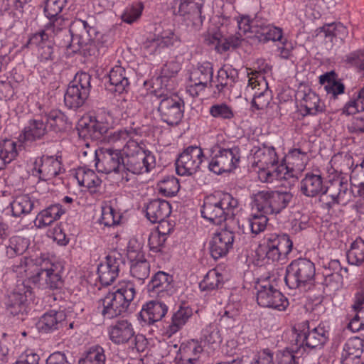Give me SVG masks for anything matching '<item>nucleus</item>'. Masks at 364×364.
I'll return each instance as SVG.
<instances>
[{
	"mask_svg": "<svg viewBox=\"0 0 364 364\" xmlns=\"http://www.w3.org/2000/svg\"><path fill=\"white\" fill-rule=\"evenodd\" d=\"M17 278H24L38 288L60 289L62 276L57 265L50 263L45 257H23L11 267Z\"/></svg>",
	"mask_w": 364,
	"mask_h": 364,
	"instance_id": "f257e3e1",
	"label": "nucleus"
},
{
	"mask_svg": "<svg viewBox=\"0 0 364 364\" xmlns=\"http://www.w3.org/2000/svg\"><path fill=\"white\" fill-rule=\"evenodd\" d=\"M238 200L229 193L218 192L204 198L200 208L201 216L215 225H221L229 220L232 225H239L235 218Z\"/></svg>",
	"mask_w": 364,
	"mask_h": 364,
	"instance_id": "f03ea898",
	"label": "nucleus"
},
{
	"mask_svg": "<svg viewBox=\"0 0 364 364\" xmlns=\"http://www.w3.org/2000/svg\"><path fill=\"white\" fill-rule=\"evenodd\" d=\"M135 296L136 289L132 282H121L118 288L99 299V306L102 307V315L105 318L112 319L126 313Z\"/></svg>",
	"mask_w": 364,
	"mask_h": 364,
	"instance_id": "7ed1b4c3",
	"label": "nucleus"
},
{
	"mask_svg": "<svg viewBox=\"0 0 364 364\" xmlns=\"http://www.w3.org/2000/svg\"><path fill=\"white\" fill-rule=\"evenodd\" d=\"M293 242L289 235L283 232H271L264 235L256 255L267 263L285 262L291 252Z\"/></svg>",
	"mask_w": 364,
	"mask_h": 364,
	"instance_id": "20e7f679",
	"label": "nucleus"
},
{
	"mask_svg": "<svg viewBox=\"0 0 364 364\" xmlns=\"http://www.w3.org/2000/svg\"><path fill=\"white\" fill-rule=\"evenodd\" d=\"M315 275L314 264L308 259L299 258L287 267L284 282L291 289L306 291L314 285Z\"/></svg>",
	"mask_w": 364,
	"mask_h": 364,
	"instance_id": "39448f33",
	"label": "nucleus"
},
{
	"mask_svg": "<svg viewBox=\"0 0 364 364\" xmlns=\"http://www.w3.org/2000/svg\"><path fill=\"white\" fill-rule=\"evenodd\" d=\"M124 173L141 174L149 172L155 166V157L148 150L144 149L137 141L129 140L124 146Z\"/></svg>",
	"mask_w": 364,
	"mask_h": 364,
	"instance_id": "423d86ee",
	"label": "nucleus"
},
{
	"mask_svg": "<svg viewBox=\"0 0 364 364\" xmlns=\"http://www.w3.org/2000/svg\"><path fill=\"white\" fill-rule=\"evenodd\" d=\"M208 170L216 175L230 173L236 169L240 161V149L238 146H228L216 144L210 149Z\"/></svg>",
	"mask_w": 364,
	"mask_h": 364,
	"instance_id": "0eeeda50",
	"label": "nucleus"
},
{
	"mask_svg": "<svg viewBox=\"0 0 364 364\" xmlns=\"http://www.w3.org/2000/svg\"><path fill=\"white\" fill-rule=\"evenodd\" d=\"M124 154L120 149L105 148L95 151V167L98 172L117 175V182L124 184L130 178L124 173Z\"/></svg>",
	"mask_w": 364,
	"mask_h": 364,
	"instance_id": "6e6552de",
	"label": "nucleus"
},
{
	"mask_svg": "<svg viewBox=\"0 0 364 364\" xmlns=\"http://www.w3.org/2000/svg\"><path fill=\"white\" fill-rule=\"evenodd\" d=\"M353 197V192L348 178L341 174L330 179L325 188V194L319 198L324 209L331 210L336 205H346Z\"/></svg>",
	"mask_w": 364,
	"mask_h": 364,
	"instance_id": "1a4fd4ad",
	"label": "nucleus"
},
{
	"mask_svg": "<svg viewBox=\"0 0 364 364\" xmlns=\"http://www.w3.org/2000/svg\"><path fill=\"white\" fill-rule=\"evenodd\" d=\"M289 191L263 190L253 196V207L265 214H278L292 201Z\"/></svg>",
	"mask_w": 364,
	"mask_h": 364,
	"instance_id": "9d476101",
	"label": "nucleus"
},
{
	"mask_svg": "<svg viewBox=\"0 0 364 364\" xmlns=\"http://www.w3.org/2000/svg\"><path fill=\"white\" fill-rule=\"evenodd\" d=\"M154 95L159 100L158 112L161 121L169 126L178 125L183 117V100L176 95L159 91H155Z\"/></svg>",
	"mask_w": 364,
	"mask_h": 364,
	"instance_id": "9b49d317",
	"label": "nucleus"
},
{
	"mask_svg": "<svg viewBox=\"0 0 364 364\" xmlns=\"http://www.w3.org/2000/svg\"><path fill=\"white\" fill-rule=\"evenodd\" d=\"M32 296V288L24 278H18L16 287L8 297L6 304L7 312L23 320L28 313V299Z\"/></svg>",
	"mask_w": 364,
	"mask_h": 364,
	"instance_id": "f8f14e48",
	"label": "nucleus"
},
{
	"mask_svg": "<svg viewBox=\"0 0 364 364\" xmlns=\"http://www.w3.org/2000/svg\"><path fill=\"white\" fill-rule=\"evenodd\" d=\"M296 345L298 348L309 349L321 348L328 341V331L323 326L311 327L308 321L302 322L296 329Z\"/></svg>",
	"mask_w": 364,
	"mask_h": 364,
	"instance_id": "ddd939ff",
	"label": "nucleus"
},
{
	"mask_svg": "<svg viewBox=\"0 0 364 364\" xmlns=\"http://www.w3.org/2000/svg\"><path fill=\"white\" fill-rule=\"evenodd\" d=\"M204 154L198 146H189L181 153L176 160V171L180 176H191L200 167Z\"/></svg>",
	"mask_w": 364,
	"mask_h": 364,
	"instance_id": "4468645a",
	"label": "nucleus"
},
{
	"mask_svg": "<svg viewBox=\"0 0 364 364\" xmlns=\"http://www.w3.org/2000/svg\"><path fill=\"white\" fill-rule=\"evenodd\" d=\"M28 43L31 46L37 48L38 60L36 65L37 69L39 70L43 68V65H48L50 67L56 58V55L54 44L46 31L42 30L33 34L30 37Z\"/></svg>",
	"mask_w": 364,
	"mask_h": 364,
	"instance_id": "2eb2a0df",
	"label": "nucleus"
},
{
	"mask_svg": "<svg viewBox=\"0 0 364 364\" xmlns=\"http://www.w3.org/2000/svg\"><path fill=\"white\" fill-rule=\"evenodd\" d=\"M234 240V227L226 224L224 228L213 235L209 242L211 257L214 259L225 257L232 250Z\"/></svg>",
	"mask_w": 364,
	"mask_h": 364,
	"instance_id": "dca6fc26",
	"label": "nucleus"
},
{
	"mask_svg": "<svg viewBox=\"0 0 364 364\" xmlns=\"http://www.w3.org/2000/svg\"><path fill=\"white\" fill-rule=\"evenodd\" d=\"M257 288V302L264 308L284 311L289 305L287 299L273 285L267 283L258 284Z\"/></svg>",
	"mask_w": 364,
	"mask_h": 364,
	"instance_id": "f3484780",
	"label": "nucleus"
},
{
	"mask_svg": "<svg viewBox=\"0 0 364 364\" xmlns=\"http://www.w3.org/2000/svg\"><path fill=\"white\" fill-rule=\"evenodd\" d=\"M124 265V258L119 252H110L105 261L97 267V274L100 283L104 286L110 285L119 276L120 269Z\"/></svg>",
	"mask_w": 364,
	"mask_h": 364,
	"instance_id": "a211bd4d",
	"label": "nucleus"
},
{
	"mask_svg": "<svg viewBox=\"0 0 364 364\" xmlns=\"http://www.w3.org/2000/svg\"><path fill=\"white\" fill-rule=\"evenodd\" d=\"M80 137L100 140L108 132L109 123L100 115H90L83 118L77 125Z\"/></svg>",
	"mask_w": 364,
	"mask_h": 364,
	"instance_id": "6ab92c4d",
	"label": "nucleus"
},
{
	"mask_svg": "<svg viewBox=\"0 0 364 364\" xmlns=\"http://www.w3.org/2000/svg\"><path fill=\"white\" fill-rule=\"evenodd\" d=\"M64 171L61 156L43 155L36 159L32 170L33 175L42 181H48Z\"/></svg>",
	"mask_w": 364,
	"mask_h": 364,
	"instance_id": "aec40b11",
	"label": "nucleus"
},
{
	"mask_svg": "<svg viewBox=\"0 0 364 364\" xmlns=\"http://www.w3.org/2000/svg\"><path fill=\"white\" fill-rule=\"evenodd\" d=\"M92 17L88 16L86 19L75 18L70 25V33L76 39L80 48L95 41L98 32L93 25Z\"/></svg>",
	"mask_w": 364,
	"mask_h": 364,
	"instance_id": "412c9836",
	"label": "nucleus"
},
{
	"mask_svg": "<svg viewBox=\"0 0 364 364\" xmlns=\"http://www.w3.org/2000/svg\"><path fill=\"white\" fill-rule=\"evenodd\" d=\"M177 41V36L170 29L149 34L142 44L144 51L149 55H155L161 53L164 48L173 45Z\"/></svg>",
	"mask_w": 364,
	"mask_h": 364,
	"instance_id": "4be33fe9",
	"label": "nucleus"
},
{
	"mask_svg": "<svg viewBox=\"0 0 364 364\" xmlns=\"http://www.w3.org/2000/svg\"><path fill=\"white\" fill-rule=\"evenodd\" d=\"M168 312L166 304L158 300H151L143 304L138 314V320L141 326H150L161 321Z\"/></svg>",
	"mask_w": 364,
	"mask_h": 364,
	"instance_id": "5701e85b",
	"label": "nucleus"
},
{
	"mask_svg": "<svg viewBox=\"0 0 364 364\" xmlns=\"http://www.w3.org/2000/svg\"><path fill=\"white\" fill-rule=\"evenodd\" d=\"M66 314L63 311L50 310L44 313L36 323V328L43 333H50L67 325Z\"/></svg>",
	"mask_w": 364,
	"mask_h": 364,
	"instance_id": "b1692460",
	"label": "nucleus"
},
{
	"mask_svg": "<svg viewBox=\"0 0 364 364\" xmlns=\"http://www.w3.org/2000/svg\"><path fill=\"white\" fill-rule=\"evenodd\" d=\"M238 79V71L231 65H225L217 73L215 80H213V95L219 96L227 90H230Z\"/></svg>",
	"mask_w": 364,
	"mask_h": 364,
	"instance_id": "393cba45",
	"label": "nucleus"
},
{
	"mask_svg": "<svg viewBox=\"0 0 364 364\" xmlns=\"http://www.w3.org/2000/svg\"><path fill=\"white\" fill-rule=\"evenodd\" d=\"M127 258L130 262V274L139 281L144 282L150 274V264L141 252L132 248L127 250Z\"/></svg>",
	"mask_w": 364,
	"mask_h": 364,
	"instance_id": "a878e982",
	"label": "nucleus"
},
{
	"mask_svg": "<svg viewBox=\"0 0 364 364\" xmlns=\"http://www.w3.org/2000/svg\"><path fill=\"white\" fill-rule=\"evenodd\" d=\"M109 339L115 344H124L134 337L132 323L127 319H119L108 328Z\"/></svg>",
	"mask_w": 364,
	"mask_h": 364,
	"instance_id": "bb28decb",
	"label": "nucleus"
},
{
	"mask_svg": "<svg viewBox=\"0 0 364 364\" xmlns=\"http://www.w3.org/2000/svg\"><path fill=\"white\" fill-rule=\"evenodd\" d=\"M173 277L164 272L159 271L151 277L147 285L150 296L163 297L169 296L168 291L173 288Z\"/></svg>",
	"mask_w": 364,
	"mask_h": 364,
	"instance_id": "cd10ccee",
	"label": "nucleus"
},
{
	"mask_svg": "<svg viewBox=\"0 0 364 364\" xmlns=\"http://www.w3.org/2000/svg\"><path fill=\"white\" fill-rule=\"evenodd\" d=\"M319 82L323 85L329 99V104L333 106L338 96L345 92V85L338 77L334 71L327 72L319 77Z\"/></svg>",
	"mask_w": 364,
	"mask_h": 364,
	"instance_id": "c85d7f7f",
	"label": "nucleus"
},
{
	"mask_svg": "<svg viewBox=\"0 0 364 364\" xmlns=\"http://www.w3.org/2000/svg\"><path fill=\"white\" fill-rule=\"evenodd\" d=\"M364 340L359 337L349 338L344 344L341 357L342 364H359L363 353Z\"/></svg>",
	"mask_w": 364,
	"mask_h": 364,
	"instance_id": "c756f323",
	"label": "nucleus"
},
{
	"mask_svg": "<svg viewBox=\"0 0 364 364\" xmlns=\"http://www.w3.org/2000/svg\"><path fill=\"white\" fill-rule=\"evenodd\" d=\"M253 28L257 29L255 38L259 43H265L269 41L280 42L284 39L282 29L269 23L267 20L262 17L260 22H255Z\"/></svg>",
	"mask_w": 364,
	"mask_h": 364,
	"instance_id": "7c9ffc66",
	"label": "nucleus"
},
{
	"mask_svg": "<svg viewBox=\"0 0 364 364\" xmlns=\"http://www.w3.org/2000/svg\"><path fill=\"white\" fill-rule=\"evenodd\" d=\"M257 85L262 87V92L253 94L251 104L257 110L264 109L268 107L272 100L271 91L268 89L267 82L263 77H250L248 80V90L250 88L255 90Z\"/></svg>",
	"mask_w": 364,
	"mask_h": 364,
	"instance_id": "2f4dec72",
	"label": "nucleus"
},
{
	"mask_svg": "<svg viewBox=\"0 0 364 364\" xmlns=\"http://www.w3.org/2000/svg\"><path fill=\"white\" fill-rule=\"evenodd\" d=\"M66 0H47L46 2L44 13L46 16L49 19V22L46 26L47 31L60 30V26L63 21L61 16H60L63 7L65 6Z\"/></svg>",
	"mask_w": 364,
	"mask_h": 364,
	"instance_id": "473e14b6",
	"label": "nucleus"
},
{
	"mask_svg": "<svg viewBox=\"0 0 364 364\" xmlns=\"http://www.w3.org/2000/svg\"><path fill=\"white\" fill-rule=\"evenodd\" d=\"M326 188L323 178L319 174L308 173L300 181V191L307 197H321L322 194H325Z\"/></svg>",
	"mask_w": 364,
	"mask_h": 364,
	"instance_id": "72a5a7b5",
	"label": "nucleus"
},
{
	"mask_svg": "<svg viewBox=\"0 0 364 364\" xmlns=\"http://www.w3.org/2000/svg\"><path fill=\"white\" fill-rule=\"evenodd\" d=\"M171 213V205L165 200H152L146 207V216L152 223L164 220Z\"/></svg>",
	"mask_w": 364,
	"mask_h": 364,
	"instance_id": "f704fd0d",
	"label": "nucleus"
},
{
	"mask_svg": "<svg viewBox=\"0 0 364 364\" xmlns=\"http://www.w3.org/2000/svg\"><path fill=\"white\" fill-rule=\"evenodd\" d=\"M253 164L259 169L274 168L278 164V157L273 146L258 147L253 154Z\"/></svg>",
	"mask_w": 364,
	"mask_h": 364,
	"instance_id": "c9c22d12",
	"label": "nucleus"
},
{
	"mask_svg": "<svg viewBox=\"0 0 364 364\" xmlns=\"http://www.w3.org/2000/svg\"><path fill=\"white\" fill-rule=\"evenodd\" d=\"M191 82L198 83V87H213V68L209 62H205L194 69L190 75Z\"/></svg>",
	"mask_w": 364,
	"mask_h": 364,
	"instance_id": "e433bc0d",
	"label": "nucleus"
},
{
	"mask_svg": "<svg viewBox=\"0 0 364 364\" xmlns=\"http://www.w3.org/2000/svg\"><path fill=\"white\" fill-rule=\"evenodd\" d=\"M109 85L107 89L117 94L126 92L129 85L125 69L122 66L114 67L109 73Z\"/></svg>",
	"mask_w": 364,
	"mask_h": 364,
	"instance_id": "4c0bfd02",
	"label": "nucleus"
},
{
	"mask_svg": "<svg viewBox=\"0 0 364 364\" xmlns=\"http://www.w3.org/2000/svg\"><path fill=\"white\" fill-rule=\"evenodd\" d=\"M65 212V208L60 203L50 205L38 213L35 223L38 228L47 227L60 219Z\"/></svg>",
	"mask_w": 364,
	"mask_h": 364,
	"instance_id": "58836bf2",
	"label": "nucleus"
},
{
	"mask_svg": "<svg viewBox=\"0 0 364 364\" xmlns=\"http://www.w3.org/2000/svg\"><path fill=\"white\" fill-rule=\"evenodd\" d=\"M193 316V310L188 306H180L173 314L171 321L168 327L170 335L180 331Z\"/></svg>",
	"mask_w": 364,
	"mask_h": 364,
	"instance_id": "ea45409f",
	"label": "nucleus"
},
{
	"mask_svg": "<svg viewBox=\"0 0 364 364\" xmlns=\"http://www.w3.org/2000/svg\"><path fill=\"white\" fill-rule=\"evenodd\" d=\"M331 268L333 269L331 273H326L325 274L323 284L329 288L331 291H336L339 289L343 285V275L342 272H347V268H342L338 260H332L329 263Z\"/></svg>",
	"mask_w": 364,
	"mask_h": 364,
	"instance_id": "a19ab883",
	"label": "nucleus"
},
{
	"mask_svg": "<svg viewBox=\"0 0 364 364\" xmlns=\"http://www.w3.org/2000/svg\"><path fill=\"white\" fill-rule=\"evenodd\" d=\"M38 205V201L32 199L28 195L16 196L11 203L12 214L15 217L27 215Z\"/></svg>",
	"mask_w": 364,
	"mask_h": 364,
	"instance_id": "79ce46f5",
	"label": "nucleus"
},
{
	"mask_svg": "<svg viewBox=\"0 0 364 364\" xmlns=\"http://www.w3.org/2000/svg\"><path fill=\"white\" fill-rule=\"evenodd\" d=\"M75 178L80 186L87 188L91 192H96V188L102 183V180L94 171L85 168H80L76 172Z\"/></svg>",
	"mask_w": 364,
	"mask_h": 364,
	"instance_id": "37998d69",
	"label": "nucleus"
},
{
	"mask_svg": "<svg viewBox=\"0 0 364 364\" xmlns=\"http://www.w3.org/2000/svg\"><path fill=\"white\" fill-rule=\"evenodd\" d=\"M203 6V0H182L179 4L178 12L180 16H191L193 20L198 18L199 23L202 24L205 18V16H202Z\"/></svg>",
	"mask_w": 364,
	"mask_h": 364,
	"instance_id": "c03bdc74",
	"label": "nucleus"
},
{
	"mask_svg": "<svg viewBox=\"0 0 364 364\" xmlns=\"http://www.w3.org/2000/svg\"><path fill=\"white\" fill-rule=\"evenodd\" d=\"M16 142L11 139H0V170L14 161L17 155Z\"/></svg>",
	"mask_w": 364,
	"mask_h": 364,
	"instance_id": "a18cd8bd",
	"label": "nucleus"
},
{
	"mask_svg": "<svg viewBox=\"0 0 364 364\" xmlns=\"http://www.w3.org/2000/svg\"><path fill=\"white\" fill-rule=\"evenodd\" d=\"M301 107L304 108L305 114L308 115H316L325 110V105L321 102L318 95L311 90L304 94Z\"/></svg>",
	"mask_w": 364,
	"mask_h": 364,
	"instance_id": "49530a36",
	"label": "nucleus"
},
{
	"mask_svg": "<svg viewBox=\"0 0 364 364\" xmlns=\"http://www.w3.org/2000/svg\"><path fill=\"white\" fill-rule=\"evenodd\" d=\"M89 95L79 90L77 87L68 85L64 95V102L66 107L69 109H77L82 107Z\"/></svg>",
	"mask_w": 364,
	"mask_h": 364,
	"instance_id": "de8ad7c7",
	"label": "nucleus"
},
{
	"mask_svg": "<svg viewBox=\"0 0 364 364\" xmlns=\"http://www.w3.org/2000/svg\"><path fill=\"white\" fill-rule=\"evenodd\" d=\"M45 117L46 125L55 132H64L68 127V117L60 110H52Z\"/></svg>",
	"mask_w": 364,
	"mask_h": 364,
	"instance_id": "09e8293b",
	"label": "nucleus"
},
{
	"mask_svg": "<svg viewBox=\"0 0 364 364\" xmlns=\"http://www.w3.org/2000/svg\"><path fill=\"white\" fill-rule=\"evenodd\" d=\"M47 126L43 119H34L28 122L24 128V139L27 141H35L41 139L46 132Z\"/></svg>",
	"mask_w": 364,
	"mask_h": 364,
	"instance_id": "8fccbe9b",
	"label": "nucleus"
},
{
	"mask_svg": "<svg viewBox=\"0 0 364 364\" xmlns=\"http://www.w3.org/2000/svg\"><path fill=\"white\" fill-rule=\"evenodd\" d=\"M224 283L223 276L216 269H210L199 283L201 291H210L223 287Z\"/></svg>",
	"mask_w": 364,
	"mask_h": 364,
	"instance_id": "3c124183",
	"label": "nucleus"
},
{
	"mask_svg": "<svg viewBox=\"0 0 364 364\" xmlns=\"http://www.w3.org/2000/svg\"><path fill=\"white\" fill-rule=\"evenodd\" d=\"M284 160L289 165H291L293 168L302 170L309 161V156L307 151L302 149L294 148L288 151Z\"/></svg>",
	"mask_w": 364,
	"mask_h": 364,
	"instance_id": "603ef678",
	"label": "nucleus"
},
{
	"mask_svg": "<svg viewBox=\"0 0 364 364\" xmlns=\"http://www.w3.org/2000/svg\"><path fill=\"white\" fill-rule=\"evenodd\" d=\"M347 259L350 264L355 266L364 265V240L356 239L347 252Z\"/></svg>",
	"mask_w": 364,
	"mask_h": 364,
	"instance_id": "864d4df0",
	"label": "nucleus"
},
{
	"mask_svg": "<svg viewBox=\"0 0 364 364\" xmlns=\"http://www.w3.org/2000/svg\"><path fill=\"white\" fill-rule=\"evenodd\" d=\"M221 341L220 331L216 325L209 324L202 330L200 343H203L204 346H207L215 348V346H219Z\"/></svg>",
	"mask_w": 364,
	"mask_h": 364,
	"instance_id": "5fc2aeb1",
	"label": "nucleus"
},
{
	"mask_svg": "<svg viewBox=\"0 0 364 364\" xmlns=\"http://www.w3.org/2000/svg\"><path fill=\"white\" fill-rule=\"evenodd\" d=\"M180 185L178 179L173 176H166L157 183L159 193L166 197L175 196L179 191Z\"/></svg>",
	"mask_w": 364,
	"mask_h": 364,
	"instance_id": "6e6d98bb",
	"label": "nucleus"
},
{
	"mask_svg": "<svg viewBox=\"0 0 364 364\" xmlns=\"http://www.w3.org/2000/svg\"><path fill=\"white\" fill-rule=\"evenodd\" d=\"M143 10L144 5L141 2L133 3L124 9L121 19L127 24H132L141 18Z\"/></svg>",
	"mask_w": 364,
	"mask_h": 364,
	"instance_id": "4d7b16f0",
	"label": "nucleus"
},
{
	"mask_svg": "<svg viewBox=\"0 0 364 364\" xmlns=\"http://www.w3.org/2000/svg\"><path fill=\"white\" fill-rule=\"evenodd\" d=\"M343 62L347 68H353L358 72L364 73V50H357L343 57Z\"/></svg>",
	"mask_w": 364,
	"mask_h": 364,
	"instance_id": "13d9d810",
	"label": "nucleus"
},
{
	"mask_svg": "<svg viewBox=\"0 0 364 364\" xmlns=\"http://www.w3.org/2000/svg\"><path fill=\"white\" fill-rule=\"evenodd\" d=\"M121 215L111 205L105 203L102 206V215L100 223L107 227L118 225L121 220Z\"/></svg>",
	"mask_w": 364,
	"mask_h": 364,
	"instance_id": "bf43d9fd",
	"label": "nucleus"
},
{
	"mask_svg": "<svg viewBox=\"0 0 364 364\" xmlns=\"http://www.w3.org/2000/svg\"><path fill=\"white\" fill-rule=\"evenodd\" d=\"M106 356L105 350L100 346L91 347L85 358L79 361V364H105Z\"/></svg>",
	"mask_w": 364,
	"mask_h": 364,
	"instance_id": "052dcab7",
	"label": "nucleus"
},
{
	"mask_svg": "<svg viewBox=\"0 0 364 364\" xmlns=\"http://www.w3.org/2000/svg\"><path fill=\"white\" fill-rule=\"evenodd\" d=\"M137 135V132L131 127L120 129L108 135V141L112 144H121L123 146L129 140Z\"/></svg>",
	"mask_w": 364,
	"mask_h": 364,
	"instance_id": "680f3d73",
	"label": "nucleus"
},
{
	"mask_svg": "<svg viewBox=\"0 0 364 364\" xmlns=\"http://www.w3.org/2000/svg\"><path fill=\"white\" fill-rule=\"evenodd\" d=\"M6 254L9 258L22 255L27 249L28 245L25 239L19 236H14L9 240V244L6 245Z\"/></svg>",
	"mask_w": 364,
	"mask_h": 364,
	"instance_id": "e2e57ef3",
	"label": "nucleus"
},
{
	"mask_svg": "<svg viewBox=\"0 0 364 364\" xmlns=\"http://www.w3.org/2000/svg\"><path fill=\"white\" fill-rule=\"evenodd\" d=\"M261 18L258 14L253 18L247 15H240L235 17L240 33L242 32L244 34L250 33L255 37L257 29H255L253 26H255V21L260 22Z\"/></svg>",
	"mask_w": 364,
	"mask_h": 364,
	"instance_id": "0e129e2a",
	"label": "nucleus"
},
{
	"mask_svg": "<svg viewBox=\"0 0 364 364\" xmlns=\"http://www.w3.org/2000/svg\"><path fill=\"white\" fill-rule=\"evenodd\" d=\"M59 37H62V41L59 43L60 46L66 49L68 55L74 54L80 51V46L77 44L76 39H74L73 35L68 30H60Z\"/></svg>",
	"mask_w": 364,
	"mask_h": 364,
	"instance_id": "69168bd1",
	"label": "nucleus"
},
{
	"mask_svg": "<svg viewBox=\"0 0 364 364\" xmlns=\"http://www.w3.org/2000/svg\"><path fill=\"white\" fill-rule=\"evenodd\" d=\"M361 104V108L364 109V87L361 88L352 100H349L345 104L341 109L342 114L346 115H350L355 114L358 111V105Z\"/></svg>",
	"mask_w": 364,
	"mask_h": 364,
	"instance_id": "338daca9",
	"label": "nucleus"
},
{
	"mask_svg": "<svg viewBox=\"0 0 364 364\" xmlns=\"http://www.w3.org/2000/svg\"><path fill=\"white\" fill-rule=\"evenodd\" d=\"M265 215V213L260 212L259 214L250 215L248 223L252 234L258 235L265 230L269 220Z\"/></svg>",
	"mask_w": 364,
	"mask_h": 364,
	"instance_id": "774afa93",
	"label": "nucleus"
}]
</instances>
